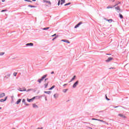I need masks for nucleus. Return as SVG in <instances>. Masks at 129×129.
Here are the masks:
<instances>
[{"mask_svg": "<svg viewBox=\"0 0 129 129\" xmlns=\"http://www.w3.org/2000/svg\"><path fill=\"white\" fill-rule=\"evenodd\" d=\"M82 24H83V22H82V21L80 22L75 26V29H77V28H79V26H80V25H82Z\"/></svg>", "mask_w": 129, "mask_h": 129, "instance_id": "1", "label": "nucleus"}, {"mask_svg": "<svg viewBox=\"0 0 129 129\" xmlns=\"http://www.w3.org/2000/svg\"><path fill=\"white\" fill-rule=\"evenodd\" d=\"M79 83V81H77L76 82H75L73 85V88H76V86L78 85Z\"/></svg>", "mask_w": 129, "mask_h": 129, "instance_id": "2", "label": "nucleus"}, {"mask_svg": "<svg viewBox=\"0 0 129 129\" xmlns=\"http://www.w3.org/2000/svg\"><path fill=\"white\" fill-rule=\"evenodd\" d=\"M26 46H27V47H33V46H34V43H28L26 44Z\"/></svg>", "mask_w": 129, "mask_h": 129, "instance_id": "3", "label": "nucleus"}, {"mask_svg": "<svg viewBox=\"0 0 129 129\" xmlns=\"http://www.w3.org/2000/svg\"><path fill=\"white\" fill-rule=\"evenodd\" d=\"M8 99V96L6 97L5 99H0V102H4L6 101Z\"/></svg>", "mask_w": 129, "mask_h": 129, "instance_id": "4", "label": "nucleus"}, {"mask_svg": "<svg viewBox=\"0 0 129 129\" xmlns=\"http://www.w3.org/2000/svg\"><path fill=\"white\" fill-rule=\"evenodd\" d=\"M111 60H113V57H108V59L107 60H106V62H110V61H111Z\"/></svg>", "mask_w": 129, "mask_h": 129, "instance_id": "5", "label": "nucleus"}, {"mask_svg": "<svg viewBox=\"0 0 129 129\" xmlns=\"http://www.w3.org/2000/svg\"><path fill=\"white\" fill-rule=\"evenodd\" d=\"M6 96V94L5 93H0V98H2Z\"/></svg>", "mask_w": 129, "mask_h": 129, "instance_id": "6", "label": "nucleus"}, {"mask_svg": "<svg viewBox=\"0 0 129 129\" xmlns=\"http://www.w3.org/2000/svg\"><path fill=\"white\" fill-rule=\"evenodd\" d=\"M115 9L116 11H117V13H119V12H120V8H119V7L117 6L115 7Z\"/></svg>", "mask_w": 129, "mask_h": 129, "instance_id": "7", "label": "nucleus"}, {"mask_svg": "<svg viewBox=\"0 0 129 129\" xmlns=\"http://www.w3.org/2000/svg\"><path fill=\"white\" fill-rule=\"evenodd\" d=\"M43 3H46L47 4H49L50 5V6H51V2L48 1L47 0H43Z\"/></svg>", "mask_w": 129, "mask_h": 129, "instance_id": "8", "label": "nucleus"}, {"mask_svg": "<svg viewBox=\"0 0 129 129\" xmlns=\"http://www.w3.org/2000/svg\"><path fill=\"white\" fill-rule=\"evenodd\" d=\"M61 42H65L66 43H68V44H70V42L69 40L66 39H62L61 40Z\"/></svg>", "mask_w": 129, "mask_h": 129, "instance_id": "9", "label": "nucleus"}, {"mask_svg": "<svg viewBox=\"0 0 129 129\" xmlns=\"http://www.w3.org/2000/svg\"><path fill=\"white\" fill-rule=\"evenodd\" d=\"M76 78V76H74L73 77L71 80V81L69 82V83H70V82H72V81H74V80H75Z\"/></svg>", "mask_w": 129, "mask_h": 129, "instance_id": "10", "label": "nucleus"}, {"mask_svg": "<svg viewBox=\"0 0 129 129\" xmlns=\"http://www.w3.org/2000/svg\"><path fill=\"white\" fill-rule=\"evenodd\" d=\"M22 101V99H19L16 102V104H20V103Z\"/></svg>", "mask_w": 129, "mask_h": 129, "instance_id": "11", "label": "nucleus"}, {"mask_svg": "<svg viewBox=\"0 0 129 129\" xmlns=\"http://www.w3.org/2000/svg\"><path fill=\"white\" fill-rule=\"evenodd\" d=\"M33 108H38V105H36V104H33Z\"/></svg>", "mask_w": 129, "mask_h": 129, "instance_id": "12", "label": "nucleus"}, {"mask_svg": "<svg viewBox=\"0 0 129 129\" xmlns=\"http://www.w3.org/2000/svg\"><path fill=\"white\" fill-rule=\"evenodd\" d=\"M118 116H120V117H123V118H125V116H124V115L122 114H118Z\"/></svg>", "mask_w": 129, "mask_h": 129, "instance_id": "13", "label": "nucleus"}, {"mask_svg": "<svg viewBox=\"0 0 129 129\" xmlns=\"http://www.w3.org/2000/svg\"><path fill=\"white\" fill-rule=\"evenodd\" d=\"M47 76H48V75L46 74L45 75H43L41 79L44 80L45 79V78H46V77H47Z\"/></svg>", "mask_w": 129, "mask_h": 129, "instance_id": "14", "label": "nucleus"}, {"mask_svg": "<svg viewBox=\"0 0 129 129\" xmlns=\"http://www.w3.org/2000/svg\"><path fill=\"white\" fill-rule=\"evenodd\" d=\"M52 92L51 91H44V93H46V94H51V93Z\"/></svg>", "mask_w": 129, "mask_h": 129, "instance_id": "15", "label": "nucleus"}, {"mask_svg": "<svg viewBox=\"0 0 129 129\" xmlns=\"http://www.w3.org/2000/svg\"><path fill=\"white\" fill-rule=\"evenodd\" d=\"M43 80L42 79V78L39 79L37 80V82H39V83H41L42 81H43Z\"/></svg>", "mask_w": 129, "mask_h": 129, "instance_id": "16", "label": "nucleus"}, {"mask_svg": "<svg viewBox=\"0 0 129 129\" xmlns=\"http://www.w3.org/2000/svg\"><path fill=\"white\" fill-rule=\"evenodd\" d=\"M68 91V89H64L62 90V92L64 93H66Z\"/></svg>", "mask_w": 129, "mask_h": 129, "instance_id": "17", "label": "nucleus"}, {"mask_svg": "<svg viewBox=\"0 0 129 129\" xmlns=\"http://www.w3.org/2000/svg\"><path fill=\"white\" fill-rule=\"evenodd\" d=\"M121 3L120 2H118L117 4H116L115 5L113 6V7H116V6H118V5L120 4Z\"/></svg>", "mask_w": 129, "mask_h": 129, "instance_id": "18", "label": "nucleus"}, {"mask_svg": "<svg viewBox=\"0 0 129 129\" xmlns=\"http://www.w3.org/2000/svg\"><path fill=\"white\" fill-rule=\"evenodd\" d=\"M106 21L107 22H108L109 23H111L113 21V20H112V19H107Z\"/></svg>", "mask_w": 129, "mask_h": 129, "instance_id": "19", "label": "nucleus"}, {"mask_svg": "<svg viewBox=\"0 0 129 129\" xmlns=\"http://www.w3.org/2000/svg\"><path fill=\"white\" fill-rule=\"evenodd\" d=\"M55 88V85H53L50 88L48 89V90H52Z\"/></svg>", "mask_w": 129, "mask_h": 129, "instance_id": "20", "label": "nucleus"}, {"mask_svg": "<svg viewBox=\"0 0 129 129\" xmlns=\"http://www.w3.org/2000/svg\"><path fill=\"white\" fill-rule=\"evenodd\" d=\"M27 101L28 102H32V101H33V99L32 98L31 99L27 98Z\"/></svg>", "mask_w": 129, "mask_h": 129, "instance_id": "21", "label": "nucleus"}, {"mask_svg": "<svg viewBox=\"0 0 129 129\" xmlns=\"http://www.w3.org/2000/svg\"><path fill=\"white\" fill-rule=\"evenodd\" d=\"M63 4H65V0H61L60 5L62 6Z\"/></svg>", "mask_w": 129, "mask_h": 129, "instance_id": "22", "label": "nucleus"}, {"mask_svg": "<svg viewBox=\"0 0 129 129\" xmlns=\"http://www.w3.org/2000/svg\"><path fill=\"white\" fill-rule=\"evenodd\" d=\"M50 29V27H46L42 28V30H44L45 31H47V30H49Z\"/></svg>", "mask_w": 129, "mask_h": 129, "instance_id": "23", "label": "nucleus"}, {"mask_svg": "<svg viewBox=\"0 0 129 129\" xmlns=\"http://www.w3.org/2000/svg\"><path fill=\"white\" fill-rule=\"evenodd\" d=\"M119 17L120 19H123V16L121 14H119Z\"/></svg>", "mask_w": 129, "mask_h": 129, "instance_id": "24", "label": "nucleus"}, {"mask_svg": "<svg viewBox=\"0 0 129 129\" xmlns=\"http://www.w3.org/2000/svg\"><path fill=\"white\" fill-rule=\"evenodd\" d=\"M53 97H54V98H57V97H58V94H54Z\"/></svg>", "mask_w": 129, "mask_h": 129, "instance_id": "25", "label": "nucleus"}, {"mask_svg": "<svg viewBox=\"0 0 129 129\" xmlns=\"http://www.w3.org/2000/svg\"><path fill=\"white\" fill-rule=\"evenodd\" d=\"M71 5V3H68L64 5V7H66L67 6H70Z\"/></svg>", "mask_w": 129, "mask_h": 129, "instance_id": "26", "label": "nucleus"}, {"mask_svg": "<svg viewBox=\"0 0 129 129\" xmlns=\"http://www.w3.org/2000/svg\"><path fill=\"white\" fill-rule=\"evenodd\" d=\"M29 8H36V6L32 5H28Z\"/></svg>", "mask_w": 129, "mask_h": 129, "instance_id": "27", "label": "nucleus"}, {"mask_svg": "<svg viewBox=\"0 0 129 129\" xmlns=\"http://www.w3.org/2000/svg\"><path fill=\"white\" fill-rule=\"evenodd\" d=\"M48 83H47L46 84H44V88H47V87H48Z\"/></svg>", "mask_w": 129, "mask_h": 129, "instance_id": "28", "label": "nucleus"}, {"mask_svg": "<svg viewBox=\"0 0 129 129\" xmlns=\"http://www.w3.org/2000/svg\"><path fill=\"white\" fill-rule=\"evenodd\" d=\"M22 102H23V103H24V104H26V103H27V102H26V100L25 99H23L22 100Z\"/></svg>", "mask_w": 129, "mask_h": 129, "instance_id": "29", "label": "nucleus"}, {"mask_svg": "<svg viewBox=\"0 0 129 129\" xmlns=\"http://www.w3.org/2000/svg\"><path fill=\"white\" fill-rule=\"evenodd\" d=\"M7 75L6 76L8 77H11V74L9 73V74H7V73H5V75Z\"/></svg>", "mask_w": 129, "mask_h": 129, "instance_id": "30", "label": "nucleus"}, {"mask_svg": "<svg viewBox=\"0 0 129 129\" xmlns=\"http://www.w3.org/2000/svg\"><path fill=\"white\" fill-rule=\"evenodd\" d=\"M24 2H28V3H33L31 0H24Z\"/></svg>", "mask_w": 129, "mask_h": 129, "instance_id": "31", "label": "nucleus"}, {"mask_svg": "<svg viewBox=\"0 0 129 129\" xmlns=\"http://www.w3.org/2000/svg\"><path fill=\"white\" fill-rule=\"evenodd\" d=\"M6 79H9V78H10V77H8L7 76H5L4 77V80H6Z\"/></svg>", "mask_w": 129, "mask_h": 129, "instance_id": "32", "label": "nucleus"}, {"mask_svg": "<svg viewBox=\"0 0 129 129\" xmlns=\"http://www.w3.org/2000/svg\"><path fill=\"white\" fill-rule=\"evenodd\" d=\"M5 12H8L7 10H3L1 11V13H5Z\"/></svg>", "mask_w": 129, "mask_h": 129, "instance_id": "33", "label": "nucleus"}, {"mask_svg": "<svg viewBox=\"0 0 129 129\" xmlns=\"http://www.w3.org/2000/svg\"><path fill=\"white\" fill-rule=\"evenodd\" d=\"M105 99L108 101L110 100V99L107 98V96H106V95H105Z\"/></svg>", "mask_w": 129, "mask_h": 129, "instance_id": "34", "label": "nucleus"}, {"mask_svg": "<svg viewBox=\"0 0 129 129\" xmlns=\"http://www.w3.org/2000/svg\"><path fill=\"white\" fill-rule=\"evenodd\" d=\"M58 38V35L56 36L54 38L52 39V41H54V40H56Z\"/></svg>", "mask_w": 129, "mask_h": 129, "instance_id": "35", "label": "nucleus"}, {"mask_svg": "<svg viewBox=\"0 0 129 129\" xmlns=\"http://www.w3.org/2000/svg\"><path fill=\"white\" fill-rule=\"evenodd\" d=\"M98 121H101V122H105V121H103V120H101L99 119H98Z\"/></svg>", "mask_w": 129, "mask_h": 129, "instance_id": "36", "label": "nucleus"}, {"mask_svg": "<svg viewBox=\"0 0 129 129\" xmlns=\"http://www.w3.org/2000/svg\"><path fill=\"white\" fill-rule=\"evenodd\" d=\"M113 8H114V7H113H113H111V6H108V7H107V9H112Z\"/></svg>", "mask_w": 129, "mask_h": 129, "instance_id": "37", "label": "nucleus"}, {"mask_svg": "<svg viewBox=\"0 0 129 129\" xmlns=\"http://www.w3.org/2000/svg\"><path fill=\"white\" fill-rule=\"evenodd\" d=\"M61 3V1L58 0V3H57V6H60V3Z\"/></svg>", "mask_w": 129, "mask_h": 129, "instance_id": "38", "label": "nucleus"}, {"mask_svg": "<svg viewBox=\"0 0 129 129\" xmlns=\"http://www.w3.org/2000/svg\"><path fill=\"white\" fill-rule=\"evenodd\" d=\"M3 55H5V52H0V56H3Z\"/></svg>", "mask_w": 129, "mask_h": 129, "instance_id": "39", "label": "nucleus"}, {"mask_svg": "<svg viewBox=\"0 0 129 129\" xmlns=\"http://www.w3.org/2000/svg\"><path fill=\"white\" fill-rule=\"evenodd\" d=\"M20 91L23 92V91H27V89L25 88L23 89L22 90H20Z\"/></svg>", "mask_w": 129, "mask_h": 129, "instance_id": "40", "label": "nucleus"}, {"mask_svg": "<svg viewBox=\"0 0 129 129\" xmlns=\"http://www.w3.org/2000/svg\"><path fill=\"white\" fill-rule=\"evenodd\" d=\"M32 90H33V89H29L26 91H27V92H28V91H31Z\"/></svg>", "mask_w": 129, "mask_h": 129, "instance_id": "41", "label": "nucleus"}, {"mask_svg": "<svg viewBox=\"0 0 129 129\" xmlns=\"http://www.w3.org/2000/svg\"><path fill=\"white\" fill-rule=\"evenodd\" d=\"M92 120H98V119L92 118Z\"/></svg>", "mask_w": 129, "mask_h": 129, "instance_id": "42", "label": "nucleus"}, {"mask_svg": "<svg viewBox=\"0 0 129 129\" xmlns=\"http://www.w3.org/2000/svg\"><path fill=\"white\" fill-rule=\"evenodd\" d=\"M17 74H18V73H14L13 75H14V76H17Z\"/></svg>", "mask_w": 129, "mask_h": 129, "instance_id": "43", "label": "nucleus"}, {"mask_svg": "<svg viewBox=\"0 0 129 129\" xmlns=\"http://www.w3.org/2000/svg\"><path fill=\"white\" fill-rule=\"evenodd\" d=\"M57 35V34L55 33L54 34L52 35L51 37H55Z\"/></svg>", "mask_w": 129, "mask_h": 129, "instance_id": "44", "label": "nucleus"}, {"mask_svg": "<svg viewBox=\"0 0 129 129\" xmlns=\"http://www.w3.org/2000/svg\"><path fill=\"white\" fill-rule=\"evenodd\" d=\"M36 99V97H33L32 98V100L34 101V99Z\"/></svg>", "mask_w": 129, "mask_h": 129, "instance_id": "45", "label": "nucleus"}, {"mask_svg": "<svg viewBox=\"0 0 129 129\" xmlns=\"http://www.w3.org/2000/svg\"><path fill=\"white\" fill-rule=\"evenodd\" d=\"M25 105H26L27 106L30 105L29 104H27V103H25V104H24Z\"/></svg>", "mask_w": 129, "mask_h": 129, "instance_id": "46", "label": "nucleus"}, {"mask_svg": "<svg viewBox=\"0 0 129 129\" xmlns=\"http://www.w3.org/2000/svg\"><path fill=\"white\" fill-rule=\"evenodd\" d=\"M48 78L45 79L44 80V81H45V82L47 81V80H48Z\"/></svg>", "mask_w": 129, "mask_h": 129, "instance_id": "47", "label": "nucleus"}, {"mask_svg": "<svg viewBox=\"0 0 129 129\" xmlns=\"http://www.w3.org/2000/svg\"><path fill=\"white\" fill-rule=\"evenodd\" d=\"M43 128V127H41V128L40 127H38L37 129H42Z\"/></svg>", "mask_w": 129, "mask_h": 129, "instance_id": "48", "label": "nucleus"}, {"mask_svg": "<svg viewBox=\"0 0 129 129\" xmlns=\"http://www.w3.org/2000/svg\"><path fill=\"white\" fill-rule=\"evenodd\" d=\"M2 3H5V2H6V1L5 0H2Z\"/></svg>", "mask_w": 129, "mask_h": 129, "instance_id": "49", "label": "nucleus"}, {"mask_svg": "<svg viewBox=\"0 0 129 129\" xmlns=\"http://www.w3.org/2000/svg\"><path fill=\"white\" fill-rule=\"evenodd\" d=\"M33 90L34 92H36V89H33Z\"/></svg>", "mask_w": 129, "mask_h": 129, "instance_id": "50", "label": "nucleus"}, {"mask_svg": "<svg viewBox=\"0 0 129 129\" xmlns=\"http://www.w3.org/2000/svg\"><path fill=\"white\" fill-rule=\"evenodd\" d=\"M66 85H67V84H65L63 85V86H66Z\"/></svg>", "mask_w": 129, "mask_h": 129, "instance_id": "51", "label": "nucleus"}, {"mask_svg": "<svg viewBox=\"0 0 129 129\" xmlns=\"http://www.w3.org/2000/svg\"><path fill=\"white\" fill-rule=\"evenodd\" d=\"M45 99L46 101H47V97H45Z\"/></svg>", "mask_w": 129, "mask_h": 129, "instance_id": "52", "label": "nucleus"}, {"mask_svg": "<svg viewBox=\"0 0 129 129\" xmlns=\"http://www.w3.org/2000/svg\"><path fill=\"white\" fill-rule=\"evenodd\" d=\"M51 74H54V72H51Z\"/></svg>", "mask_w": 129, "mask_h": 129, "instance_id": "53", "label": "nucleus"}, {"mask_svg": "<svg viewBox=\"0 0 129 129\" xmlns=\"http://www.w3.org/2000/svg\"><path fill=\"white\" fill-rule=\"evenodd\" d=\"M18 90L20 91V90H22V88H20Z\"/></svg>", "mask_w": 129, "mask_h": 129, "instance_id": "54", "label": "nucleus"}, {"mask_svg": "<svg viewBox=\"0 0 129 129\" xmlns=\"http://www.w3.org/2000/svg\"><path fill=\"white\" fill-rule=\"evenodd\" d=\"M112 2H113V3H114V2H115V0H112Z\"/></svg>", "mask_w": 129, "mask_h": 129, "instance_id": "55", "label": "nucleus"}, {"mask_svg": "<svg viewBox=\"0 0 129 129\" xmlns=\"http://www.w3.org/2000/svg\"><path fill=\"white\" fill-rule=\"evenodd\" d=\"M106 55H111V54L107 53Z\"/></svg>", "mask_w": 129, "mask_h": 129, "instance_id": "56", "label": "nucleus"}, {"mask_svg": "<svg viewBox=\"0 0 129 129\" xmlns=\"http://www.w3.org/2000/svg\"><path fill=\"white\" fill-rule=\"evenodd\" d=\"M117 107H118V106H115V107H114V108H117Z\"/></svg>", "mask_w": 129, "mask_h": 129, "instance_id": "57", "label": "nucleus"}, {"mask_svg": "<svg viewBox=\"0 0 129 129\" xmlns=\"http://www.w3.org/2000/svg\"><path fill=\"white\" fill-rule=\"evenodd\" d=\"M32 2H36V0H32Z\"/></svg>", "mask_w": 129, "mask_h": 129, "instance_id": "58", "label": "nucleus"}, {"mask_svg": "<svg viewBox=\"0 0 129 129\" xmlns=\"http://www.w3.org/2000/svg\"><path fill=\"white\" fill-rule=\"evenodd\" d=\"M109 69H113V68H110Z\"/></svg>", "mask_w": 129, "mask_h": 129, "instance_id": "59", "label": "nucleus"}, {"mask_svg": "<svg viewBox=\"0 0 129 129\" xmlns=\"http://www.w3.org/2000/svg\"><path fill=\"white\" fill-rule=\"evenodd\" d=\"M89 128L92 129V128H91V127H89Z\"/></svg>", "mask_w": 129, "mask_h": 129, "instance_id": "60", "label": "nucleus"}, {"mask_svg": "<svg viewBox=\"0 0 129 129\" xmlns=\"http://www.w3.org/2000/svg\"><path fill=\"white\" fill-rule=\"evenodd\" d=\"M0 109H2V107H0Z\"/></svg>", "mask_w": 129, "mask_h": 129, "instance_id": "61", "label": "nucleus"}]
</instances>
